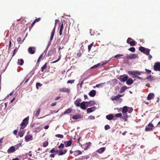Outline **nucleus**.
Returning a JSON list of instances; mask_svg holds the SVG:
<instances>
[{"instance_id": "c85d7f7f", "label": "nucleus", "mask_w": 160, "mask_h": 160, "mask_svg": "<svg viewBox=\"0 0 160 160\" xmlns=\"http://www.w3.org/2000/svg\"><path fill=\"white\" fill-rule=\"evenodd\" d=\"M72 139L68 141L67 143V144H65V146L66 147H68L71 145L72 143Z\"/></svg>"}, {"instance_id": "338daca9", "label": "nucleus", "mask_w": 160, "mask_h": 160, "mask_svg": "<svg viewBox=\"0 0 160 160\" xmlns=\"http://www.w3.org/2000/svg\"><path fill=\"white\" fill-rule=\"evenodd\" d=\"M56 104H57V102H55L54 103H52L51 105V107H53V106H56Z\"/></svg>"}, {"instance_id": "7ed1b4c3", "label": "nucleus", "mask_w": 160, "mask_h": 160, "mask_svg": "<svg viewBox=\"0 0 160 160\" xmlns=\"http://www.w3.org/2000/svg\"><path fill=\"white\" fill-rule=\"evenodd\" d=\"M57 20H56L55 21V26H54V28L53 30L52 31L51 33V37H50V42H51L52 41V40L53 38L54 35L56 27V25H57Z\"/></svg>"}, {"instance_id": "a18cd8bd", "label": "nucleus", "mask_w": 160, "mask_h": 160, "mask_svg": "<svg viewBox=\"0 0 160 160\" xmlns=\"http://www.w3.org/2000/svg\"><path fill=\"white\" fill-rule=\"evenodd\" d=\"M55 137H58L60 138H63V136L62 134H57L55 135Z\"/></svg>"}, {"instance_id": "e433bc0d", "label": "nucleus", "mask_w": 160, "mask_h": 160, "mask_svg": "<svg viewBox=\"0 0 160 160\" xmlns=\"http://www.w3.org/2000/svg\"><path fill=\"white\" fill-rule=\"evenodd\" d=\"M145 48L143 47H140L139 48V50L141 52L143 53L145 50Z\"/></svg>"}, {"instance_id": "f257e3e1", "label": "nucleus", "mask_w": 160, "mask_h": 160, "mask_svg": "<svg viewBox=\"0 0 160 160\" xmlns=\"http://www.w3.org/2000/svg\"><path fill=\"white\" fill-rule=\"evenodd\" d=\"M128 107L125 106L123 107L122 108V112L123 115V116L122 117V118L123 119L125 122L127 121V119L128 118V116L127 113L128 111Z\"/></svg>"}, {"instance_id": "3c124183", "label": "nucleus", "mask_w": 160, "mask_h": 160, "mask_svg": "<svg viewBox=\"0 0 160 160\" xmlns=\"http://www.w3.org/2000/svg\"><path fill=\"white\" fill-rule=\"evenodd\" d=\"M110 128V126L108 125H106L104 127V128L105 130H108Z\"/></svg>"}, {"instance_id": "37998d69", "label": "nucleus", "mask_w": 160, "mask_h": 160, "mask_svg": "<svg viewBox=\"0 0 160 160\" xmlns=\"http://www.w3.org/2000/svg\"><path fill=\"white\" fill-rule=\"evenodd\" d=\"M128 50L132 52H134L135 51V49L134 47H132L129 48Z\"/></svg>"}, {"instance_id": "864d4df0", "label": "nucleus", "mask_w": 160, "mask_h": 160, "mask_svg": "<svg viewBox=\"0 0 160 160\" xmlns=\"http://www.w3.org/2000/svg\"><path fill=\"white\" fill-rule=\"evenodd\" d=\"M75 81V80H69L68 81L67 83L72 84Z\"/></svg>"}, {"instance_id": "a211bd4d", "label": "nucleus", "mask_w": 160, "mask_h": 160, "mask_svg": "<svg viewBox=\"0 0 160 160\" xmlns=\"http://www.w3.org/2000/svg\"><path fill=\"white\" fill-rule=\"evenodd\" d=\"M133 82V81L131 78L128 79L126 83L128 85H131L132 84Z\"/></svg>"}, {"instance_id": "f3484780", "label": "nucleus", "mask_w": 160, "mask_h": 160, "mask_svg": "<svg viewBox=\"0 0 160 160\" xmlns=\"http://www.w3.org/2000/svg\"><path fill=\"white\" fill-rule=\"evenodd\" d=\"M96 92L94 90L91 91L89 93V95L91 97H94L96 94Z\"/></svg>"}, {"instance_id": "c03bdc74", "label": "nucleus", "mask_w": 160, "mask_h": 160, "mask_svg": "<svg viewBox=\"0 0 160 160\" xmlns=\"http://www.w3.org/2000/svg\"><path fill=\"white\" fill-rule=\"evenodd\" d=\"M48 142L47 141L44 142L43 144V147H46L48 145Z\"/></svg>"}, {"instance_id": "5701e85b", "label": "nucleus", "mask_w": 160, "mask_h": 160, "mask_svg": "<svg viewBox=\"0 0 160 160\" xmlns=\"http://www.w3.org/2000/svg\"><path fill=\"white\" fill-rule=\"evenodd\" d=\"M82 153V152L79 150H76L74 151V155L75 156L81 154Z\"/></svg>"}, {"instance_id": "412c9836", "label": "nucleus", "mask_w": 160, "mask_h": 160, "mask_svg": "<svg viewBox=\"0 0 160 160\" xmlns=\"http://www.w3.org/2000/svg\"><path fill=\"white\" fill-rule=\"evenodd\" d=\"M63 28V22H62V24H61L59 31V35L60 36H61L62 35V30Z\"/></svg>"}, {"instance_id": "393cba45", "label": "nucleus", "mask_w": 160, "mask_h": 160, "mask_svg": "<svg viewBox=\"0 0 160 160\" xmlns=\"http://www.w3.org/2000/svg\"><path fill=\"white\" fill-rule=\"evenodd\" d=\"M128 88L126 86H124L122 87L120 91V92L122 93L124 92Z\"/></svg>"}, {"instance_id": "c9c22d12", "label": "nucleus", "mask_w": 160, "mask_h": 160, "mask_svg": "<svg viewBox=\"0 0 160 160\" xmlns=\"http://www.w3.org/2000/svg\"><path fill=\"white\" fill-rule=\"evenodd\" d=\"M118 96H112L111 97V99L112 101H115L118 99Z\"/></svg>"}, {"instance_id": "1a4fd4ad", "label": "nucleus", "mask_w": 160, "mask_h": 160, "mask_svg": "<svg viewBox=\"0 0 160 160\" xmlns=\"http://www.w3.org/2000/svg\"><path fill=\"white\" fill-rule=\"evenodd\" d=\"M59 91L61 92H66L68 93L70 91V89L63 87L62 88H59Z\"/></svg>"}, {"instance_id": "f03ea898", "label": "nucleus", "mask_w": 160, "mask_h": 160, "mask_svg": "<svg viewBox=\"0 0 160 160\" xmlns=\"http://www.w3.org/2000/svg\"><path fill=\"white\" fill-rule=\"evenodd\" d=\"M28 117L25 118L23 119L22 122L20 125V126H21L20 128V129H22L26 126L28 123Z\"/></svg>"}, {"instance_id": "79ce46f5", "label": "nucleus", "mask_w": 160, "mask_h": 160, "mask_svg": "<svg viewBox=\"0 0 160 160\" xmlns=\"http://www.w3.org/2000/svg\"><path fill=\"white\" fill-rule=\"evenodd\" d=\"M136 42L134 40H133L132 41H131L129 43V44L131 46H134L135 45Z\"/></svg>"}, {"instance_id": "c756f323", "label": "nucleus", "mask_w": 160, "mask_h": 160, "mask_svg": "<svg viewBox=\"0 0 160 160\" xmlns=\"http://www.w3.org/2000/svg\"><path fill=\"white\" fill-rule=\"evenodd\" d=\"M22 143H20L14 146V147L15 148V149H18L19 148H20V147H22Z\"/></svg>"}, {"instance_id": "e2e57ef3", "label": "nucleus", "mask_w": 160, "mask_h": 160, "mask_svg": "<svg viewBox=\"0 0 160 160\" xmlns=\"http://www.w3.org/2000/svg\"><path fill=\"white\" fill-rule=\"evenodd\" d=\"M41 19V18H37L34 20V22H38L39 21H40Z\"/></svg>"}, {"instance_id": "603ef678", "label": "nucleus", "mask_w": 160, "mask_h": 160, "mask_svg": "<svg viewBox=\"0 0 160 160\" xmlns=\"http://www.w3.org/2000/svg\"><path fill=\"white\" fill-rule=\"evenodd\" d=\"M64 147V144L63 143H61L60 145L58 146V148L59 149H60L61 148H63Z\"/></svg>"}, {"instance_id": "6e6d98bb", "label": "nucleus", "mask_w": 160, "mask_h": 160, "mask_svg": "<svg viewBox=\"0 0 160 160\" xmlns=\"http://www.w3.org/2000/svg\"><path fill=\"white\" fill-rule=\"evenodd\" d=\"M17 50H18V49L16 48H15L14 49V51H13V54L12 55V57H13L14 56V55H15V54H16V52H17Z\"/></svg>"}, {"instance_id": "cd10ccee", "label": "nucleus", "mask_w": 160, "mask_h": 160, "mask_svg": "<svg viewBox=\"0 0 160 160\" xmlns=\"http://www.w3.org/2000/svg\"><path fill=\"white\" fill-rule=\"evenodd\" d=\"M150 49L148 48H145V50L143 52V53L147 55H149V52L150 51Z\"/></svg>"}, {"instance_id": "ddd939ff", "label": "nucleus", "mask_w": 160, "mask_h": 160, "mask_svg": "<svg viewBox=\"0 0 160 160\" xmlns=\"http://www.w3.org/2000/svg\"><path fill=\"white\" fill-rule=\"evenodd\" d=\"M25 139L26 142H28L33 139V137L31 135H27L25 138Z\"/></svg>"}, {"instance_id": "f8f14e48", "label": "nucleus", "mask_w": 160, "mask_h": 160, "mask_svg": "<svg viewBox=\"0 0 160 160\" xmlns=\"http://www.w3.org/2000/svg\"><path fill=\"white\" fill-rule=\"evenodd\" d=\"M87 102H82L81 103L79 107L83 110H85L86 109L85 104H87Z\"/></svg>"}, {"instance_id": "5fc2aeb1", "label": "nucleus", "mask_w": 160, "mask_h": 160, "mask_svg": "<svg viewBox=\"0 0 160 160\" xmlns=\"http://www.w3.org/2000/svg\"><path fill=\"white\" fill-rule=\"evenodd\" d=\"M123 56V55L122 54H117L114 57L115 58H118L120 57Z\"/></svg>"}, {"instance_id": "6e6552de", "label": "nucleus", "mask_w": 160, "mask_h": 160, "mask_svg": "<svg viewBox=\"0 0 160 160\" xmlns=\"http://www.w3.org/2000/svg\"><path fill=\"white\" fill-rule=\"evenodd\" d=\"M28 52L29 53L32 54L35 52V48L34 47H30L28 49Z\"/></svg>"}, {"instance_id": "4468645a", "label": "nucleus", "mask_w": 160, "mask_h": 160, "mask_svg": "<svg viewBox=\"0 0 160 160\" xmlns=\"http://www.w3.org/2000/svg\"><path fill=\"white\" fill-rule=\"evenodd\" d=\"M15 149L14 146H11L9 148L7 151V152L8 153L13 152L15 151Z\"/></svg>"}, {"instance_id": "58836bf2", "label": "nucleus", "mask_w": 160, "mask_h": 160, "mask_svg": "<svg viewBox=\"0 0 160 160\" xmlns=\"http://www.w3.org/2000/svg\"><path fill=\"white\" fill-rule=\"evenodd\" d=\"M122 115L120 113L116 114L115 115V116L117 118H122Z\"/></svg>"}, {"instance_id": "2eb2a0df", "label": "nucleus", "mask_w": 160, "mask_h": 160, "mask_svg": "<svg viewBox=\"0 0 160 160\" xmlns=\"http://www.w3.org/2000/svg\"><path fill=\"white\" fill-rule=\"evenodd\" d=\"M96 109V107H93L91 108H88L87 110V112L88 113H91L94 111Z\"/></svg>"}, {"instance_id": "ea45409f", "label": "nucleus", "mask_w": 160, "mask_h": 160, "mask_svg": "<svg viewBox=\"0 0 160 160\" xmlns=\"http://www.w3.org/2000/svg\"><path fill=\"white\" fill-rule=\"evenodd\" d=\"M29 79L30 78H25L24 79V80L22 82V83H23L24 82V84L26 83L27 82H28V81Z\"/></svg>"}, {"instance_id": "de8ad7c7", "label": "nucleus", "mask_w": 160, "mask_h": 160, "mask_svg": "<svg viewBox=\"0 0 160 160\" xmlns=\"http://www.w3.org/2000/svg\"><path fill=\"white\" fill-rule=\"evenodd\" d=\"M93 42H92L88 46V49L89 52L90 51L91 48L92 47V46L93 45Z\"/></svg>"}, {"instance_id": "13d9d810", "label": "nucleus", "mask_w": 160, "mask_h": 160, "mask_svg": "<svg viewBox=\"0 0 160 160\" xmlns=\"http://www.w3.org/2000/svg\"><path fill=\"white\" fill-rule=\"evenodd\" d=\"M110 60H108V61H105L103 62L102 64V65H104L106 64L108 62H109L110 61Z\"/></svg>"}, {"instance_id": "aec40b11", "label": "nucleus", "mask_w": 160, "mask_h": 160, "mask_svg": "<svg viewBox=\"0 0 160 160\" xmlns=\"http://www.w3.org/2000/svg\"><path fill=\"white\" fill-rule=\"evenodd\" d=\"M114 116L112 114H109L107 115L106 118L108 120H110L113 119Z\"/></svg>"}, {"instance_id": "bf43d9fd", "label": "nucleus", "mask_w": 160, "mask_h": 160, "mask_svg": "<svg viewBox=\"0 0 160 160\" xmlns=\"http://www.w3.org/2000/svg\"><path fill=\"white\" fill-rule=\"evenodd\" d=\"M42 84H41L40 83H39V82H37L36 83V86L37 88H38V86L41 87V86H42Z\"/></svg>"}, {"instance_id": "0e129e2a", "label": "nucleus", "mask_w": 160, "mask_h": 160, "mask_svg": "<svg viewBox=\"0 0 160 160\" xmlns=\"http://www.w3.org/2000/svg\"><path fill=\"white\" fill-rule=\"evenodd\" d=\"M145 70L146 72H147L148 73V74H150L151 73V70H148V69H145Z\"/></svg>"}, {"instance_id": "39448f33", "label": "nucleus", "mask_w": 160, "mask_h": 160, "mask_svg": "<svg viewBox=\"0 0 160 160\" xmlns=\"http://www.w3.org/2000/svg\"><path fill=\"white\" fill-rule=\"evenodd\" d=\"M154 70L155 71H160V62L155 63L154 66Z\"/></svg>"}, {"instance_id": "774afa93", "label": "nucleus", "mask_w": 160, "mask_h": 160, "mask_svg": "<svg viewBox=\"0 0 160 160\" xmlns=\"http://www.w3.org/2000/svg\"><path fill=\"white\" fill-rule=\"evenodd\" d=\"M18 132V131L16 130H15L13 131V133L15 135H17V133Z\"/></svg>"}, {"instance_id": "69168bd1", "label": "nucleus", "mask_w": 160, "mask_h": 160, "mask_svg": "<svg viewBox=\"0 0 160 160\" xmlns=\"http://www.w3.org/2000/svg\"><path fill=\"white\" fill-rule=\"evenodd\" d=\"M83 84V81H82L79 84V86H80V88H81L82 87V85Z\"/></svg>"}, {"instance_id": "b1692460", "label": "nucleus", "mask_w": 160, "mask_h": 160, "mask_svg": "<svg viewBox=\"0 0 160 160\" xmlns=\"http://www.w3.org/2000/svg\"><path fill=\"white\" fill-rule=\"evenodd\" d=\"M25 133L24 130H20L18 133V135L20 137H22Z\"/></svg>"}, {"instance_id": "2f4dec72", "label": "nucleus", "mask_w": 160, "mask_h": 160, "mask_svg": "<svg viewBox=\"0 0 160 160\" xmlns=\"http://www.w3.org/2000/svg\"><path fill=\"white\" fill-rule=\"evenodd\" d=\"M128 78V76H126L123 77L120 80L121 82H125L127 81Z\"/></svg>"}, {"instance_id": "f704fd0d", "label": "nucleus", "mask_w": 160, "mask_h": 160, "mask_svg": "<svg viewBox=\"0 0 160 160\" xmlns=\"http://www.w3.org/2000/svg\"><path fill=\"white\" fill-rule=\"evenodd\" d=\"M141 73H143V72L134 71V76H137V75H140Z\"/></svg>"}, {"instance_id": "dca6fc26", "label": "nucleus", "mask_w": 160, "mask_h": 160, "mask_svg": "<svg viewBox=\"0 0 160 160\" xmlns=\"http://www.w3.org/2000/svg\"><path fill=\"white\" fill-rule=\"evenodd\" d=\"M155 95L153 93H149L147 97V99L148 100L153 99Z\"/></svg>"}, {"instance_id": "09e8293b", "label": "nucleus", "mask_w": 160, "mask_h": 160, "mask_svg": "<svg viewBox=\"0 0 160 160\" xmlns=\"http://www.w3.org/2000/svg\"><path fill=\"white\" fill-rule=\"evenodd\" d=\"M58 150L56 151L54 148H53L50 151V152L51 153H54V152H58Z\"/></svg>"}, {"instance_id": "a19ab883", "label": "nucleus", "mask_w": 160, "mask_h": 160, "mask_svg": "<svg viewBox=\"0 0 160 160\" xmlns=\"http://www.w3.org/2000/svg\"><path fill=\"white\" fill-rule=\"evenodd\" d=\"M17 41L19 44H21L23 41V40L22 41V38L20 37H19L17 38Z\"/></svg>"}, {"instance_id": "0eeeda50", "label": "nucleus", "mask_w": 160, "mask_h": 160, "mask_svg": "<svg viewBox=\"0 0 160 160\" xmlns=\"http://www.w3.org/2000/svg\"><path fill=\"white\" fill-rule=\"evenodd\" d=\"M138 56L137 54H131L130 55H127L126 58L128 59H132L136 58Z\"/></svg>"}, {"instance_id": "4be33fe9", "label": "nucleus", "mask_w": 160, "mask_h": 160, "mask_svg": "<svg viewBox=\"0 0 160 160\" xmlns=\"http://www.w3.org/2000/svg\"><path fill=\"white\" fill-rule=\"evenodd\" d=\"M106 150L105 147L100 148L97 151V152L99 153H103Z\"/></svg>"}, {"instance_id": "423d86ee", "label": "nucleus", "mask_w": 160, "mask_h": 160, "mask_svg": "<svg viewBox=\"0 0 160 160\" xmlns=\"http://www.w3.org/2000/svg\"><path fill=\"white\" fill-rule=\"evenodd\" d=\"M148 127L145 128V131H151L153 130L152 128L154 127L153 125L151 123H149L148 125Z\"/></svg>"}, {"instance_id": "8fccbe9b", "label": "nucleus", "mask_w": 160, "mask_h": 160, "mask_svg": "<svg viewBox=\"0 0 160 160\" xmlns=\"http://www.w3.org/2000/svg\"><path fill=\"white\" fill-rule=\"evenodd\" d=\"M128 73L129 75L134 76V71H128Z\"/></svg>"}, {"instance_id": "20e7f679", "label": "nucleus", "mask_w": 160, "mask_h": 160, "mask_svg": "<svg viewBox=\"0 0 160 160\" xmlns=\"http://www.w3.org/2000/svg\"><path fill=\"white\" fill-rule=\"evenodd\" d=\"M91 143L89 142L88 143H86L83 145L81 144V146L82 148H83L84 150H86L91 146Z\"/></svg>"}, {"instance_id": "a878e982", "label": "nucleus", "mask_w": 160, "mask_h": 160, "mask_svg": "<svg viewBox=\"0 0 160 160\" xmlns=\"http://www.w3.org/2000/svg\"><path fill=\"white\" fill-rule=\"evenodd\" d=\"M41 111V108H39L36 111L35 114L34 116L35 117H37L39 116L40 112Z\"/></svg>"}, {"instance_id": "052dcab7", "label": "nucleus", "mask_w": 160, "mask_h": 160, "mask_svg": "<svg viewBox=\"0 0 160 160\" xmlns=\"http://www.w3.org/2000/svg\"><path fill=\"white\" fill-rule=\"evenodd\" d=\"M81 53L80 52H79L78 53H77V56L78 58L80 57L81 56Z\"/></svg>"}, {"instance_id": "bb28decb", "label": "nucleus", "mask_w": 160, "mask_h": 160, "mask_svg": "<svg viewBox=\"0 0 160 160\" xmlns=\"http://www.w3.org/2000/svg\"><path fill=\"white\" fill-rule=\"evenodd\" d=\"M81 118V115H76L73 116L72 117L73 119H77Z\"/></svg>"}, {"instance_id": "6ab92c4d", "label": "nucleus", "mask_w": 160, "mask_h": 160, "mask_svg": "<svg viewBox=\"0 0 160 160\" xmlns=\"http://www.w3.org/2000/svg\"><path fill=\"white\" fill-rule=\"evenodd\" d=\"M87 102V107H91L93 105H94L95 104V103L93 101H90L89 102Z\"/></svg>"}, {"instance_id": "72a5a7b5", "label": "nucleus", "mask_w": 160, "mask_h": 160, "mask_svg": "<svg viewBox=\"0 0 160 160\" xmlns=\"http://www.w3.org/2000/svg\"><path fill=\"white\" fill-rule=\"evenodd\" d=\"M47 68V63L46 62L45 64L41 68V71L42 72H43L44 70Z\"/></svg>"}, {"instance_id": "473e14b6", "label": "nucleus", "mask_w": 160, "mask_h": 160, "mask_svg": "<svg viewBox=\"0 0 160 160\" xmlns=\"http://www.w3.org/2000/svg\"><path fill=\"white\" fill-rule=\"evenodd\" d=\"M72 109L70 108H69L68 109H67L65 111V112H63V114H65L67 113H70L71 112Z\"/></svg>"}, {"instance_id": "4c0bfd02", "label": "nucleus", "mask_w": 160, "mask_h": 160, "mask_svg": "<svg viewBox=\"0 0 160 160\" xmlns=\"http://www.w3.org/2000/svg\"><path fill=\"white\" fill-rule=\"evenodd\" d=\"M147 79L149 80L150 81H152L154 80V78L151 75H150L147 78Z\"/></svg>"}, {"instance_id": "7c9ffc66", "label": "nucleus", "mask_w": 160, "mask_h": 160, "mask_svg": "<svg viewBox=\"0 0 160 160\" xmlns=\"http://www.w3.org/2000/svg\"><path fill=\"white\" fill-rule=\"evenodd\" d=\"M18 64L19 65H22L24 63V61L22 59H18Z\"/></svg>"}, {"instance_id": "9d476101", "label": "nucleus", "mask_w": 160, "mask_h": 160, "mask_svg": "<svg viewBox=\"0 0 160 160\" xmlns=\"http://www.w3.org/2000/svg\"><path fill=\"white\" fill-rule=\"evenodd\" d=\"M67 152V149L60 150L58 152V156L63 155L65 154Z\"/></svg>"}, {"instance_id": "9b49d317", "label": "nucleus", "mask_w": 160, "mask_h": 160, "mask_svg": "<svg viewBox=\"0 0 160 160\" xmlns=\"http://www.w3.org/2000/svg\"><path fill=\"white\" fill-rule=\"evenodd\" d=\"M81 101L82 100L80 98H78L74 102V104L77 107H79Z\"/></svg>"}, {"instance_id": "4d7b16f0", "label": "nucleus", "mask_w": 160, "mask_h": 160, "mask_svg": "<svg viewBox=\"0 0 160 160\" xmlns=\"http://www.w3.org/2000/svg\"><path fill=\"white\" fill-rule=\"evenodd\" d=\"M132 40V39L131 38H128L127 40V42L129 44V43L131 42L130 41Z\"/></svg>"}, {"instance_id": "680f3d73", "label": "nucleus", "mask_w": 160, "mask_h": 160, "mask_svg": "<svg viewBox=\"0 0 160 160\" xmlns=\"http://www.w3.org/2000/svg\"><path fill=\"white\" fill-rule=\"evenodd\" d=\"M130 109L128 110V112L129 113H131L133 110V109L132 108H129Z\"/></svg>"}, {"instance_id": "49530a36", "label": "nucleus", "mask_w": 160, "mask_h": 160, "mask_svg": "<svg viewBox=\"0 0 160 160\" xmlns=\"http://www.w3.org/2000/svg\"><path fill=\"white\" fill-rule=\"evenodd\" d=\"M43 55V53H42V54H41L39 56V57L38 60V61H37V64L40 61V59H41V58L42 57V56Z\"/></svg>"}]
</instances>
